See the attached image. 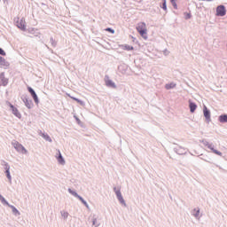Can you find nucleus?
<instances>
[{
	"label": "nucleus",
	"mask_w": 227,
	"mask_h": 227,
	"mask_svg": "<svg viewBox=\"0 0 227 227\" xmlns=\"http://www.w3.org/2000/svg\"><path fill=\"white\" fill-rule=\"evenodd\" d=\"M137 33L144 38V40H148V28H146V23L140 22L136 27Z\"/></svg>",
	"instance_id": "nucleus-1"
},
{
	"label": "nucleus",
	"mask_w": 227,
	"mask_h": 227,
	"mask_svg": "<svg viewBox=\"0 0 227 227\" xmlns=\"http://www.w3.org/2000/svg\"><path fill=\"white\" fill-rule=\"evenodd\" d=\"M12 146L15 148V150H17V152H19L20 153H27V150H26V148L24 147V145H22V144L15 141L12 143Z\"/></svg>",
	"instance_id": "nucleus-2"
},
{
	"label": "nucleus",
	"mask_w": 227,
	"mask_h": 227,
	"mask_svg": "<svg viewBox=\"0 0 227 227\" xmlns=\"http://www.w3.org/2000/svg\"><path fill=\"white\" fill-rule=\"evenodd\" d=\"M16 26L19 27V29H21V31H26V20L22 18L20 20L18 18V20L16 21Z\"/></svg>",
	"instance_id": "nucleus-3"
},
{
	"label": "nucleus",
	"mask_w": 227,
	"mask_h": 227,
	"mask_svg": "<svg viewBox=\"0 0 227 227\" xmlns=\"http://www.w3.org/2000/svg\"><path fill=\"white\" fill-rule=\"evenodd\" d=\"M216 15L219 17H224V15H226V9L224 8V5H220L216 8Z\"/></svg>",
	"instance_id": "nucleus-4"
},
{
	"label": "nucleus",
	"mask_w": 227,
	"mask_h": 227,
	"mask_svg": "<svg viewBox=\"0 0 227 227\" xmlns=\"http://www.w3.org/2000/svg\"><path fill=\"white\" fill-rule=\"evenodd\" d=\"M27 90L29 91L35 104H38V96L36 95V92H35V90H33L31 87H28Z\"/></svg>",
	"instance_id": "nucleus-5"
},
{
	"label": "nucleus",
	"mask_w": 227,
	"mask_h": 227,
	"mask_svg": "<svg viewBox=\"0 0 227 227\" xmlns=\"http://www.w3.org/2000/svg\"><path fill=\"white\" fill-rule=\"evenodd\" d=\"M27 90L29 91L35 104H38V96L36 95V92H35V90H33L31 87H28Z\"/></svg>",
	"instance_id": "nucleus-6"
},
{
	"label": "nucleus",
	"mask_w": 227,
	"mask_h": 227,
	"mask_svg": "<svg viewBox=\"0 0 227 227\" xmlns=\"http://www.w3.org/2000/svg\"><path fill=\"white\" fill-rule=\"evenodd\" d=\"M105 82L106 86H107L108 88H116V83H114V82L109 79V77L106 78Z\"/></svg>",
	"instance_id": "nucleus-7"
},
{
	"label": "nucleus",
	"mask_w": 227,
	"mask_h": 227,
	"mask_svg": "<svg viewBox=\"0 0 227 227\" xmlns=\"http://www.w3.org/2000/svg\"><path fill=\"white\" fill-rule=\"evenodd\" d=\"M206 146H207L209 150H212V152L215 153V155H219L220 157L223 156V153L214 149V146L211 144L206 143Z\"/></svg>",
	"instance_id": "nucleus-8"
},
{
	"label": "nucleus",
	"mask_w": 227,
	"mask_h": 227,
	"mask_svg": "<svg viewBox=\"0 0 227 227\" xmlns=\"http://www.w3.org/2000/svg\"><path fill=\"white\" fill-rule=\"evenodd\" d=\"M10 107H11L14 116H16L17 118H21V115H20V113L19 112V109L15 108V106H13V105H12V104H10Z\"/></svg>",
	"instance_id": "nucleus-9"
},
{
	"label": "nucleus",
	"mask_w": 227,
	"mask_h": 227,
	"mask_svg": "<svg viewBox=\"0 0 227 227\" xmlns=\"http://www.w3.org/2000/svg\"><path fill=\"white\" fill-rule=\"evenodd\" d=\"M203 113L206 120L210 121V111L208 110V108H207V106H204Z\"/></svg>",
	"instance_id": "nucleus-10"
},
{
	"label": "nucleus",
	"mask_w": 227,
	"mask_h": 227,
	"mask_svg": "<svg viewBox=\"0 0 227 227\" xmlns=\"http://www.w3.org/2000/svg\"><path fill=\"white\" fill-rule=\"evenodd\" d=\"M0 79L2 81L3 86H6V84H8V79L4 77V73L0 74Z\"/></svg>",
	"instance_id": "nucleus-11"
},
{
	"label": "nucleus",
	"mask_w": 227,
	"mask_h": 227,
	"mask_svg": "<svg viewBox=\"0 0 227 227\" xmlns=\"http://www.w3.org/2000/svg\"><path fill=\"white\" fill-rule=\"evenodd\" d=\"M58 162L59 164H65V159H63V156L61 155V152L59 151V156L57 157Z\"/></svg>",
	"instance_id": "nucleus-12"
},
{
	"label": "nucleus",
	"mask_w": 227,
	"mask_h": 227,
	"mask_svg": "<svg viewBox=\"0 0 227 227\" xmlns=\"http://www.w3.org/2000/svg\"><path fill=\"white\" fill-rule=\"evenodd\" d=\"M189 107H190L191 113H194V111H196V109L198 108V106H196V104L192 102H190Z\"/></svg>",
	"instance_id": "nucleus-13"
},
{
	"label": "nucleus",
	"mask_w": 227,
	"mask_h": 227,
	"mask_svg": "<svg viewBox=\"0 0 227 227\" xmlns=\"http://www.w3.org/2000/svg\"><path fill=\"white\" fill-rule=\"evenodd\" d=\"M220 123H226L227 122V114H223L219 116Z\"/></svg>",
	"instance_id": "nucleus-14"
},
{
	"label": "nucleus",
	"mask_w": 227,
	"mask_h": 227,
	"mask_svg": "<svg viewBox=\"0 0 227 227\" xmlns=\"http://www.w3.org/2000/svg\"><path fill=\"white\" fill-rule=\"evenodd\" d=\"M116 196L121 203H125L123 197L121 196V192L120 191L116 192Z\"/></svg>",
	"instance_id": "nucleus-15"
},
{
	"label": "nucleus",
	"mask_w": 227,
	"mask_h": 227,
	"mask_svg": "<svg viewBox=\"0 0 227 227\" xmlns=\"http://www.w3.org/2000/svg\"><path fill=\"white\" fill-rule=\"evenodd\" d=\"M176 84L174 82L168 83L165 85L166 90H173V88H176Z\"/></svg>",
	"instance_id": "nucleus-16"
},
{
	"label": "nucleus",
	"mask_w": 227,
	"mask_h": 227,
	"mask_svg": "<svg viewBox=\"0 0 227 227\" xmlns=\"http://www.w3.org/2000/svg\"><path fill=\"white\" fill-rule=\"evenodd\" d=\"M0 66L1 67H7L6 60L1 56H0Z\"/></svg>",
	"instance_id": "nucleus-17"
},
{
	"label": "nucleus",
	"mask_w": 227,
	"mask_h": 227,
	"mask_svg": "<svg viewBox=\"0 0 227 227\" xmlns=\"http://www.w3.org/2000/svg\"><path fill=\"white\" fill-rule=\"evenodd\" d=\"M5 173H6V176H7V178L9 179V180H12V176L10 175V167H6L5 168Z\"/></svg>",
	"instance_id": "nucleus-18"
},
{
	"label": "nucleus",
	"mask_w": 227,
	"mask_h": 227,
	"mask_svg": "<svg viewBox=\"0 0 227 227\" xmlns=\"http://www.w3.org/2000/svg\"><path fill=\"white\" fill-rule=\"evenodd\" d=\"M123 50H124V51H134V47L126 44V45L123 46Z\"/></svg>",
	"instance_id": "nucleus-19"
},
{
	"label": "nucleus",
	"mask_w": 227,
	"mask_h": 227,
	"mask_svg": "<svg viewBox=\"0 0 227 227\" xmlns=\"http://www.w3.org/2000/svg\"><path fill=\"white\" fill-rule=\"evenodd\" d=\"M171 4L173 5V7L175 8V10L178 9V5L176 4V0H170Z\"/></svg>",
	"instance_id": "nucleus-20"
},
{
	"label": "nucleus",
	"mask_w": 227,
	"mask_h": 227,
	"mask_svg": "<svg viewBox=\"0 0 227 227\" xmlns=\"http://www.w3.org/2000/svg\"><path fill=\"white\" fill-rule=\"evenodd\" d=\"M43 139H45L46 141H49L50 143L52 141V139L51 138V137H49V135L43 134Z\"/></svg>",
	"instance_id": "nucleus-21"
},
{
	"label": "nucleus",
	"mask_w": 227,
	"mask_h": 227,
	"mask_svg": "<svg viewBox=\"0 0 227 227\" xmlns=\"http://www.w3.org/2000/svg\"><path fill=\"white\" fill-rule=\"evenodd\" d=\"M191 17H192V16L191 15V12H184V19H185L186 20H189V19H191Z\"/></svg>",
	"instance_id": "nucleus-22"
},
{
	"label": "nucleus",
	"mask_w": 227,
	"mask_h": 227,
	"mask_svg": "<svg viewBox=\"0 0 227 227\" xmlns=\"http://www.w3.org/2000/svg\"><path fill=\"white\" fill-rule=\"evenodd\" d=\"M70 98H72L73 100H75V102H77L78 104H82V101H81V100L78 99L77 98H74V97L70 96Z\"/></svg>",
	"instance_id": "nucleus-23"
},
{
	"label": "nucleus",
	"mask_w": 227,
	"mask_h": 227,
	"mask_svg": "<svg viewBox=\"0 0 227 227\" xmlns=\"http://www.w3.org/2000/svg\"><path fill=\"white\" fill-rule=\"evenodd\" d=\"M68 192H69L71 194H73V196H75L76 198H78L79 195L77 194V192H73L71 189H69Z\"/></svg>",
	"instance_id": "nucleus-24"
},
{
	"label": "nucleus",
	"mask_w": 227,
	"mask_h": 227,
	"mask_svg": "<svg viewBox=\"0 0 227 227\" xmlns=\"http://www.w3.org/2000/svg\"><path fill=\"white\" fill-rule=\"evenodd\" d=\"M77 198L80 200L81 202L83 203V205H88V203L85 202V200H84V199H82V197H81V196L78 195Z\"/></svg>",
	"instance_id": "nucleus-25"
},
{
	"label": "nucleus",
	"mask_w": 227,
	"mask_h": 227,
	"mask_svg": "<svg viewBox=\"0 0 227 227\" xmlns=\"http://www.w3.org/2000/svg\"><path fill=\"white\" fill-rule=\"evenodd\" d=\"M162 9H163L165 12H166V10H168V6L166 5V0H163Z\"/></svg>",
	"instance_id": "nucleus-26"
},
{
	"label": "nucleus",
	"mask_w": 227,
	"mask_h": 227,
	"mask_svg": "<svg viewBox=\"0 0 227 227\" xmlns=\"http://www.w3.org/2000/svg\"><path fill=\"white\" fill-rule=\"evenodd\" d=\"M106 31H108V33H112V35H114V29L113 28H106Z\"/></svg>",
	"instance_id": "nucleus-27"
},
{
	"label": "nucleus",
	"mask_w": 227,
	"mask_h": 227,
	"mask_svg": "<svg viewBox=\"0 0 227 227\" xmlns=\"http://www.w3.org/2000/svg\"><path fill=\"white\" fill-rule=\"evenodd\" d=\"M92 223H93V226H96V227L100 224V223H98V222L97 221V219H94Z\"/></svg>",
	"instance_id": "nucleus-28"
},
{
	"label": "nucleus",
	"mask_w": 227,
	"mask_h": 227,
	"mask_svg": "<svg viewBox=\"0 0 227 227\" xmlns=\"http://www.w3.org/2000/svg\"><path fill=\"white\" fill-rule=\"evenodd\" d=\"M0 55L1 56H6V52L1 48H0Z\"/></svg>",
	"instance_id": "nucleus-29"
},
{
	"label": "nucleus",
	"mask_w": 227,
	"mask_h": 227,
	"mask_svg": "<svg viewBox=\"0 0 227 227\" xmlns=\"http://www.w3.org/2000/svg\"><path fill=\"white\" fill-rule=\"evenodd\" d=\"M11 208H12V212L19 214V210H17V208H15V207L11 206Z\"/></svg>",
	"instance_id": "nucleus-30"
},
{
	"label": "nucleus",
	"mask_w": 227,
	"mask_h": 227,
	"mask_svg": "<svg viewBox=\"0 0 227 227\" xmlns=\"http://www.w3.org/2000/svg\"><path fill=\"white\" fill-rule=\"evenodd\" d=\"M62 215L64 216V219H67V217H68V213L67 212H63Z\"/></svg>",
	"instance_id": "nucleus-31"
},
{
	"label": "nucleus",
	"mask_w": 227,
	"mask_h": 227,
	"mask_svg": "<svg viewBox=\"0 0 227 227\" xmlns=\"http://www.w3.org/2000/svg\"><path fill=\"white\" fill-rule=\"evenodd\" d=\"M0 200H2V201H4V203H6V205H8V202H6V200H4V198H3V196L0 195Z\"/></svg>",
	"instance_id": "nucleus-32"
},
{
	"label": "nucleus",
	"mask_w": 227,
	"mask_h": 227,
	"mask_svg": "<svg viewBox=\"0 0 227 227\" xmlns=\"http://www.w3.org/2000/svg\"><path fill=\"white\" fill-rule=\"evenodd\" d=\"M207 1H213V0H207Z\"/></svg>",
	"instance_id": "nucleus-33"
}]
</instances>
